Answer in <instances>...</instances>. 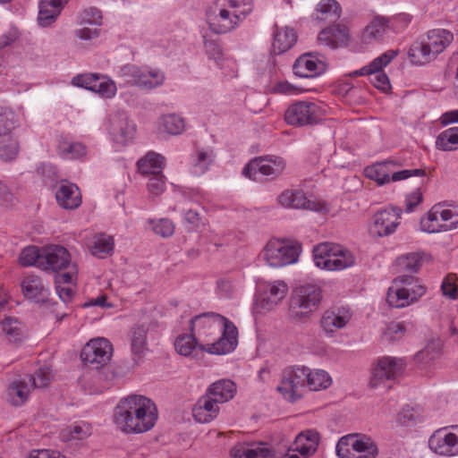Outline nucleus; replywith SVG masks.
<instances>
[{
	"label": "nucleus",
	"mask_w": 458,
	"mask_h": 458,
	"mask_svg": "<svg viewBox=\"0 0 458 458\" xmlns=\"http://www.w3.org/2000/svg\"><path fill=\"white\" fill-rule=\"evenodd\" d=\"M301 247L298 242L269 241L263 250V258L272 267H281L298 260Z\"/></svg>",
	"instance_id": "obj_7"
},
{
	"label": "nucleus",
	"mask_w": 458,
	"mask_h": 458,
	"mask_svg": "<svg viewBox=\"0 0 458 458\" xmlns=\"http://www.w3.org/2000/svg\"><path fill=\"white\" fill-rule=\"evenodd\" d=\"M400 164L392 160H386L369 165L365 168V175L375 182L379 186L389 183L391 182L392 167H398Z\"/></svg>",
	"instance_id": "obj_28"
},
{
	"label": "nucleus",
	"mask_w": 458,
	"mask_h": 458,
	"mask_svg": "<svg viewBox=\"0 0 458 458\" xmlns=\"http://www.w3.org/2000/svg\"><path fill=\"white\" fill-rule=\"evenodd\" d=\"M436 146L443 151L458 148V127H452L442 131L437 138Z\"/></svg>",
	"instance_id": "obj_41"
},
{
	"label": "nucleus",
	"mask_w": 458,
	"mask_h": 458,
	"mask_svg": "<svg viewBox=\"0 0 458 458\" xmlns=\"http://www.w3.org/2000/svg\"><path fill=\"white\" fill-rule=\"evenodd\" d=\"M225 0H217L216 5L207 11V21L210 30L216 34H225L238 26V17L225 4Z\"/></svg>",
	"instance_id": "obj_10"
},
{
	"label": "nucleus",
	"mask_w": 458,
	"mask_h": 458,
	"mask_svg": "<svg viewBox=\"0 0 458 458\" xmlns=\"http://www.w3.org/2000/svg\"><path fill=\"white\" fill-rule=\"evenodd\" d=\"M318 442L319 436L316 430H305L295 437L294 451H297L301 456L310 455L317 450Z\"/></svg>",
	"instance_id": "obj_29"
},
{
	"label": "nucleus",
	"mask_w": 458,
	"mask_h": 458,
	"mask_svg": "<svg viewBox=\"0 0 458 458\" xmlns=\"http://www.w3.org/2000/svg\"><path fill=\"white\" fill-rule=\"evenodd\" d=\"M138 170L145 176H153L161 174L165 165V158L154 152H148L138 161Z\"/></svg>",
	"instance_id": "obj_32"
},
{
	"label": "nucleus",
	"mask_w": 458,
	"mask_h": 458,
	"mask_svg": "<svg viewBox=\"0 0 458 458\" xmlns=\"http://www.w3.org/2000/svg\"><path fill=\"white\" fill-rule=\"evenodd\" d=\"M159 127L171 135L181 134L185 128L184 120L174 114H165L160 118Z\"/></svg>",
	"instance_id": "obj_42"
},
{
	"label": "nucleus",
	"mask_w": 458,
	"mask_h": 458,
	"mask_svg": "<svg viewBox=\"0 0 458 458\" xmlns=\"http://www.w3.org/2000/svg\"><path fill=\"white\" fill-rule=\"evenodd\" d=\"M135 133V125L123 112H118L110 118V134L120 144H126Z\"/></svg>",
	"instance_id": "obj_17"
},
{
	"label": "nucleus",
	"mask_w": 458,
	"mask_h": 458,
	"mask_svg": "<svg viewBox=\"0 0 458 458\" xmlns=\"http://www.w3.org/2000/svg\"><path fill=\"white\" fill-rule=\"evenodd\" d=\"M288 292V286L284 281H275L267 285L266 289L257 299L258 308L270 310L276 306Z\"/></svg>",
	"instance_id": "obj_18"
},
{
	"label": "nucleus",
	"mask_w": 458,
	"mask_h": 458,
	"mask_svg": "<svg viewBox=\"0 0 458 458\" xmlns=\"http://www.w3.org/2000/svg\"><path fill=\"white\" fill-rule=\"evenodd\" d=\"M403 367L404 362L402 359L388 356L379 359L373 369L369 386L375 388L385 380L396 378L402 373Z\"/></svg>",
	"instance_id": "obj_15"
},
{
	"label": "nucleus",
	"mask_w": 458,
	"mask_h": 458,
	"mask_svg": "<svg viewBox=\"0 0 458 458\" xmlns=\"http://www.w3.org/2000/svg\"><path fill=\"white\" fill-rule=\"evenodd\" d=\"M218 412V403L208 394L200 397L192 409L193 417L199 423L210 422L216 418Z\"/></svg>",
	"instance_id": "obj_25"
},
{
	"label": "nucleus",
	"mask_w": 458,
	"mask_h": 458,
	"mask_svg": "<svg viewBox=\"0 0 458 458\" xmlns=\"http://www.w3.org/2000/svg\"><path fill=\"white\" fill-rule=\"evenodd\" d=\"M17 122V115L12 109L0 106V135L8 134L15 128Z\"/></svg>",
	"instance_id": "obj_48"
},
{
	"label": "nucleus",
	"mask_w": 458,
	"mask_h": 458,
	"mask_svg": "<svg viewBox=\"0 0 458 458\" xmlns=\"http://www.w3.org/2000/svg\"><path fill=\"white\" fill-rule=\"evenodd\" d=\"M236 392L235 384L229 379H220L213 383L207 394L216 403H223L233 399Z\"/></svg>",
	"instance_id": "obj_30"
},
{
	"label": "nucleus",
	"mask_w": 458,
	"mask_h": 458,
	"mask_svg": "<svg viewBox=\"0 0 458 458\" xmlns=\"http://www.w3.org/2000/svg\"><path fill=\"white\" fill-rule=\"evenodd\" d=\"M332 24L333 26H327L319 32L318 39L331 48H337L349 40L348 29L345 25L340 23Z\"/></svg>",
	"instance_id": "obj_24"
},
{
	"label": "nucleus",
	"mask_w": 458,
	"mask_h": 458,
	"mask_svg": "<svg viewBox=\"0 0 458 458\" xmlns=\"http://www.w3.org/2000/svg\"><path fill=\"white\" fill-rule=\"evenodd\" d=\"M297 41V35L293 29L288 27L278 28L275 25V31L272 42V53L275 55H281L285 53Z\"/></svg>",
	"instance_id": "obj_27"
},
{
	"label": "nucleus",
	"mask_w": 458,
	"mask_h": 458,
	"mask_svg": "<svg viewBox=\"0 0 458 458\" xmlns=\"http://www.w3.org/2000/svg\"><path fill=\"white\" fill-rule=\"evenodd\" d=\"M93 91L98 93L104 98H110L115 95L117 88L113 81L104 76H98V83H96V88H94Z\"/></svg>",
	"instance_id": "obj_55"
},
{
	"label": "nucleus",
	"mask_w": 458,
	"mask_h": 458,
	"mask_svg": "<svg viewBox=\"0 0 458 458\" xmlns=\"http://www.w3.org/2000/svg\"><path fill=\"white\" fill-rule=\"evenodd\" d=\"M442 346V341L438 338H434L428 343L423 350L417 353L416 358L425 363L434 361L440 356Z\"/></svg>",
	"instance_id": "obj_44"
},
{
	"label": "nucleus",
	"mask_w": 458,
	"mask_h": 458,
	"mask_svg": "<svg viewBox=\"0 0 458 458\" xmlns=\"http://www.w3.org/2000/svg\"><path fill=\"white\" fill-rule=\"evenodd\" d=\"M211 161L212 157L210 154H208L206 151H199L197 158L194 160V173L196 174H204L208 169V165L211 163Z\"/></svg>",
	"instance_id": "obj_63"
},
{
	"label": "nucleus",
	"mask_w": 458,
	"mask_h": 458,
	"mask_svg": "<svg viewBox=\"0 0 458 458\" xmlns=\"http://www.w3.org/2000/svg\"><path fill=\"white\" fill-rule=\"evenodd\" d=\"M114 250V241L111 236L101 233L95 237L91 247L92 255L103 259L111 254Z\"/></svg>",
	"instance_id": "obj_43"
},
{
	"label": "nucleus",
	"mask_w": 458,
	"mask_h": 458,
	"mask_svg": "<svg viewBox=\"0 0 458 458\" xmlns=\"http://www.w3.org/2000/svg\"><path fill=\"white\" fill-rule=\"evenodd\" d=\"M131 349L134 360L140 359L148 351L147 329L143 326H138L131 329Z\"/></svg>",
	"instance_id": "obj_39"
},
{
	"label": "nucleus",
	"mask_w": 458,
	"mask_h": 458,
	"mask_svg": "<svg viewBox=\"0 0 458 458\" xmlns=\"http://www.w3.org/2000/svg\"><path fill=\"white\" fill-rule=\"evenodd\" d=\"M113 355V346L106 338L90 340L82 349L81 358L86 364L95 365L96 369L106 364Z\"/></svg>",
	"instance_id": "obj_14"
},
{
	"label": "nucleus",
	"mask_w": 458,
	"mask_h": 458,
	"mask_svg": "<svg viewBox=\"0 0 458 458\" xmlns=\"http://www.w3.org/2000/svg\"><path fill=\"white\" fill-rule=\"evenodd\" d=\"M315 265L329 271L343 270L354 265L352 253L341 245L322 242L313 249Z\"/></svg>",
	"instance_id": "obj_4"
},
{
	"label": "nucleus",
	"mask_w": 458,
	"mask_h": 458,
	"mask_svg": "<svg viewBox=\"0 0 458 458\" xmlns=\"http://www.w3.org/2000/svg\"><path fill=\"white\" fill-rule=\"evenodd\" d=\"M284 120L288 124L298 127L314 125L321 120V109L314 102H296L286 109Z\"/></svg>",
	"instance_id": "obj_9"
},
{
	"label": "nucleus",
	"mask_w": 458,
	"mask_h": 458,
	"mask_svg": "<svg viewBox=\"0 0 458 458\" xmlns=\"http://www.w3.org/2000/svg\"><path fill=\"white\" fill-rule=\"evenodd\" d=\"M191 332L199 335H210L214 330H222L221 336L213 344L203 347L211 354L222 355L233 352L237 345L238 331L226 318L215 312H205L193 317L190 322Z\"/></svg>",
	"instance_id": "obj_2"
},
{
	"label": "nucleus",
	"mask_w": 458,
	"mask_h": 458,
	"mask_svg": "<svg viewBox=\"0 0 458 458\" xmlns=\"http://www.w3.org/2000/svg\"><path fill=\"white\" fill-rule=\"evenodd\" d=\"M397 261L403 270L417 273L421 266V255L418 252L408 253L398 258Z\"/></svg>",
	"instance_id": "obj_49"
},
{
	"label": "nucleus",
	"mask_w": 458,
	"mask_h": 458,
	"mask_svg": "<svg viewBox=\"0 0 458 458\" xmlns=\"http://www.w3.org/2000/svg\"><path fill=\"white\" fill-rule=\"evenodd\" d=\"M404 332L405 327L402 322H392L384 332V337L388 341H395L400 339Z\"/></svg>",
	"instance_id": "obj_61"
},
{
	"label": "nucleus",
	"mask_w": 458,
	"mask_h": 458,
	"mask_svg": "<svg viewBox=\"0 0 458 458\" xmlns=\"http://www.w3.org/2000/svg\"><path fill=\"white\" fill-rule=\"evenodd\" d=\"M278 203L285 208L307 209L318 211L320 204L307 199L301 190L292 189L284 191L277 198Z\"/></svg>",
	"instance_id": "obj_20"
},
{
	"label": "nucleus",
	"mask_w": 458,
	"mask_h": 458,
	"mask_svg": "<svg viewBox=\"0 0 458 458\" xmlns=\"http://www.w3.org/2000/svg\"><path fill=\"white\" fill-rule=\"evenodd\" d=\"M306 386L311 391H318L329 387L332 379L329 374L323 369H310L306 367Z\"/></svg>",
	"instance_id": "obj_37"
},
{
	"label": "nucleus",
	"mask_w": 458,
	"mask_h": 458,
	"mask_svg": "<svg viewBox=\"0 0 458 458\" xmlns=\"http://www.w3.org/2000/svg\"><path fill=\"white\" fill-rule=\"evenodd\" d=\"M152 228L157 234L166 238L174 234L175 225L173 221L168 218H160L154 224Z\"/></svg>",
	"instance_id": "obj_58"
},
{
	"label": "nucleus",
	"mask_w": 458,
	"mask_h": 458,
	"mask_svg": "<svg viewBox=\"0 0 458 458\" xmlns=\"http://www.w3.org/2000/svg\"><path fill=\"white\" fill-rule=\"evenodd\" d=\"M420 414L417 409L406 405L399 412L396 422L401 426H409L420 420Z\"/></svg>",
	"instance_id": "obj_54"
},
{
	"label": "nucleus",
	"mask_w": 458,
	"mask_h": 458,
	"mask_svg": "<svg viewBox=\"0 0 458 458\" xmlns=\"http://www.w3.org/2000/svg\"><path fill=\"white\" fill-rule=\"evenodd\" d=\"M387 28V21L383 17L374 18L363 30L360 38L364 44H370L382 38Z\"/></svg>",
	"instance_id": "obj_35"
},
{
	"label": "nucleus",
	"mask_w": 458,
	"mask_h": 458,
	"mask_svg": "<svg viewBox=\"0 0 458 458\" xmlns=\"http://www.w3.org/2000/svg\"><path fill=\"white\" fill-rule=\"evenodd\" d=\"M425 293V288L411 275H403L394 280L389 287L386 301L393 308H403Z\"/></svg>",
	"instance_id": "obj_5"
},
{
	"label": "nucleus",
	"mask_w": 458,
	"mask_h": 458,
	"mask_svg": "<svg viewBox=\"0 0 458 458\" xmlns=\"http://www.w3.org/2000/svg\"><path fill=\"white\" fill-rule=\"evenodd\" d=\"M81 21L82 23L100 25L102 21L101 12L96 7L85 9L81 14Z\"/></svg>",
	"instance_id": "obj_62"
},
{
	"label": "nucleus",
	"mask_w": 458,
	"mask_h": 458,
	"mask_svg": "<svg viewBox=\"0 0 458 458\" xmlns=\"http://www.w3.org/2000/svg\"><path fill=\"white\" fill-rule=\"evenodd\" d=\"M52 377L51 370L48 367L39 368L32 377V383L35 387L43 388L47 386Z\"/></svg>",
	"instance_id": "obj_59"
},
{
	"label": "nucleus",
	"mask_w": 458,
	"mask_h": 458,
	"mask_svg": "<svg viewBox=\"0 0 458 458\" xmlns=\"http://www.w3.org/2000/svg\"><path fill=\"white\" fill-rule=\"evenodd\" d=\"M55 199L62 208L73 210L81 206V194L75 183L63 181L56 186Z\"/></svg>",
	"instance_id": "obj_21"
},
{
	"label": "nucleus",
	"mask_w": 458,
	"mask_h": 458,
	"mask_svg": "<svg viewBox=\"0 0 458 458\" xmlns=\"http://www.w3.org/2000/svg\"><path fill=\"white\" fill-rule=\"evenodd\" d=\"M453 428L456 432L440 428L429 437L428 446L434 453L445 456L458 455V426Z\"/></svg>",
	"instance_id": "obj_16"
},
{
	"label": "nucleus",
	"mask_w": 458,
	"mask_h": 458,
	"mask_svg": "<svg viewBox=\"0 0 458 458\" xmlns=\"http://www.w3.org/2000/svg\"><path fill=\"white\" fill-rule=\"evenodd\" d=\"M194 335H195L191 333V335L177 337L174 347L181 355L188 356L195 349L197 343Z\"/></svg>",
	"instance_id": "obj_53"
},
{
	"label": "nucleus",
	"mask_w": 458,
	"mask_h": 458,
	"mask_svg": "<svg viewBox=\"0 0 458 458\" xmlns=\"http://www.w3.org/2000/svg\"><path fill=\"white\" fill-rule=\"evenodd\" d=\"M226 2L233 14L237 15L238 24L252 12V4L249 2L241 0H227Z\"/></svg>",
	"instance_id": "obj_56"
},
{
	"label": "nucleus",
	"mask_w": 458,
	"mask_h": 458,
	"mask_svg": "<svg viewBox=\"0 0 458 458\" xmlns=\"http://www.w3.org/2000/svg\"><path fill=\"white\" fill-rule=\"evenodd\" d=\"M440 218L444 224V231L458 228V208H445L441 204Z\"/></svg>",
	"instance_id": "obj_50"
},
{
	"label": "nucleus",
	"mask_w": 458,
	"mask_h": 458,
	"mask_svg": "<svg viewBox=\"0 0 458 458\" xmlns=\"http://www.w3.org/2000/svg\"><path fill=\"white\" fill-rule=\"evenodd\" d=\"M141 69L142 67L127 64L119 69L118 76L123 81L124 84L140 88Z\"/></svg>",
	"instance_id": "obj_45"
},
{
	"label": "nucleus",
	"mask_w": 458,
	"mask_h": 458,
	"mask_svg": "<svg viewBox=\"0 0 458 458\" xmlns=\"http://www.w3.org/2000/svg\"><path fill=\"white\" fill-rule=\"evenodd\" d=\"M58 150L65 158H78L86 154V147L80 142H70L66 140L59 141Z\"/></svg>",
	"instance_id": "obj_47"
},
{
	"label": "nucleus",
	"mask_w": 458,
	"mask_h": 458,
	"mask_svg": "<svg viewBox=\"0 0 458 458\" xmlns=\"http://www.w3.org/2000/svg\"><path fill=\"white\" fill-rule=\"evenodd\" d=\"M49 292L42 280L30 273V301L37 303H46L48 300Z\"/></svg>",
	"instance_id": "obj_46"
},
{
	"label": "nucleus",
	"mask_w": 458,
	"mask_h": 458,
	"mask_svg": "<svg viewBox=\"0 0 458 458\" xmlns=\"http://www.w3.org/2000/svg\"><path fill=\"white\" fill-rule=\"evenodd\" d=\"M19 146L13 138H6L0 140V158L4 161L14 159L18 155Z\"/></svg>",
	"instance_id": "obj_52"
},
{
	"label": "nucleus",
	"mask_w": 458,
	"mask_h": 458,
	"mask_svg": "<svg viewBox=\"0 0 458 458\" xmlns=\"http://www.w3.org/2000/svg\"><path fill=\"white\" fill-rule=\"evenodd\" d=\"M402 208L391 207L377 211L372 217L370 233L384 237L394 233L400 225Z\"/></svg>",
	"instance_id": "obj_13"
},
{
	"label": "nucleus",
	"mask_w": 458,
	"mask_h": 458,
	"mask_svg": "<svg viewBox=\"0 0 458 458\" xmlns=\"http://www.w3.org/2000/svg\"><path fill=\"white\" fill-rule=\"evenodd\" d=\"M28 396V384L24 379H17L11 382L5 393L6 401L13 406L24 404Z\"/></svg>",
	"instance_id": "obj_34"
},
{
	"label": "nucleus",
	"mask_w": 458,
	"mask_h": 458,
	"mask_svg": "<svg viewBox=\"0 0 458 458\" xmlns=\"http://www.w3.org/2000/svg\"><path fill=\"white\" fill-rule=\"evenodd\" d=\"M326 63L318 60L312 53L301 55L293 64V73L301 78H313L326 71Z\"/></svg>",
	"instance_id": "obj_19"
},
{
	"label": "nucleus",
	"mask_w": 458,
	"mask_h": 458,
	"mask_svg": "<svg viewBox=\"0 0 458 458\" xmlns=\"http://www.w3.org/2000/svg\"><path fill=\"white\" fill-rule=\"evenodd\" d=\"M30 266L56 273L57 283H72L77 274V267L72 262L70 252L61 245L43 248L30 245Z\"/></svg>",
	"instance_id": "obj_3"
},
{
	"label": "nucleus",
	"mask_w": 458,
	"mask_h": 458,
	"mask_svg": "<svg viewBox=\"0 0 458 458\" xmlns=\"http://www.w3.org/2000/svg\"><path fill=\"white\" fill-rule=\"evenodd\" d=\"M321 300V291L314 284L301 285L296 289V295L292 302L296 303L303 309L314 310Z\"/></svg>",
	"instance_id": "obj_26"
},
{
	"label": "nucleus",
	"mask_w": 458,
	"mask_h": 458,
	"mask_svg": "<svg viewBox=\"0 0 458 458\" xmlns=\"http://www.w3.org/2000/svg\"><path fill=\"white\" fill-rule=\"evenodd\" d=\"M284 168L285 163L282 157H258L245 165L242 174L246 177L256 181L259 174L275 178L280 175Z\"/></svg>",
	"instance_id": "obj_12"
},
{
	"label": "nucleus",
	"mask_w": 458,
	"mask_h": 458,
	"mask_svg": "<svg viewBox=\"0 0 458 458\" xmlns=\"http://www.w3.org/2000/svg\"><path fill=\"white\" fill-rule=\"evenodd\" d=\"M99 74L97 73H85L79 74L72 78V83L74 86L81 87L91 91L96 88Z\"/></svg>",
	"instance_id": "obj_57"
},
{
	"label": "nucleus",
	"mask_w": 458,
	"mask_h": 458,
	"mask_svg": "<svg viewBox=\"0 0 458 458\" xmlns=\"http://www.w3.org/2000/svg\"><path fill=\"white\" fill-rule=\"evenodd\" d=\"M453 34L446 30H432L428 32L427 39L423 40L437 56L453 41Z\"/></svg>",
	"instance_id": "obj_33"
},
{
	"label": "nucleus",
	"mask_w": 458,
	"mask_h": 458,
	"mask_svg": "<svg viewBox=\"0 0 458 458\" xmlns=\"http://www.w3.org/2000/svg\"><path fill=\"white\" fill-rule=\"evenodd\" d=\"M441 203L434 205L427 215L420 219V229L428 233L444 231V224L440 218Z\"/></svg>",
	"instance_id": "obj_36"
},
{
	"label": "nucleus",
	"mask_w": 458,
	"mask_h": 458,
	"mask_svg": "<svg viewBox=\"0 0 458 458\" xmlns=\"http://www.w3.org/2000/svg\"><path fill=\"white\" fill-rule=\"evenodd\" d=\"M398 50L390 49L376 57L369 65L349 73L351 77L365 76L375 74L373 84L376 88L386 91L390 89V82L387 75L382 72L384 67L388 65L398 55Z\"/></svg>",
	"instance_id": "obj_8"
},
{
	"label": "nucleus",
	"mask_w": 458,
	"mask_h": 458,
	"mask_svg": "<svg viewBox=\"0 0 458 458\" xmlns=\"http://www.w3.org/2000/svg\"><path fill=\"white\" fill-rule=\"evenodd\" d=\"M2 331L8 336L10 341L16 342L21 335V322L13 318H6L0 323Z\"/></svg>",
	"instance_id": "obj_51"
},
{
	"label": "nucleus",
	"mask_w": 458,
	"mask_h": 458,
	"mask_svg": "<svg viewBox=\"0 0 458 458\" xmlns=\"http://www.w3.org/2000/svg\"><path fill=\"white\" fill-rule=\"evenodd\" d=\"M70 437L72 439H84L91 434V427L89 424L81 421L70 427Z\"/></svg>",
	"instance_id": "obj_60"
},
{
	"label": "nucleus",
	"mask_w": 458,
	"mask_h": 458,
	"mask_svg": "<svg viewBox=\"0 0 458 458\" xmlns=\"http://www.w3.org/2000/svg\"><path fill=\"white\" fill-rule=\"evenodd\" d=\"M157 420L155 403L143 395H129L120 400L114 412L116 426L127 434L150 430Z\"/></svg>",
	"instance_id": "obj_1"
},
{
	"label": "nucleus",
	"mask_w": 458,
	"mask_h": 458,
	"mask_svg": "<svg viewBox=\"0 0 458 458\" xmlns=\"http://www.w3.org/2000/svg\"><path fill=\"white\" fill-rule=\"evenodd\" d=\"M306 367H296L287 369L284 371L281 384L277 386V391L283 396L294 402L303 395L306 388Z\"/></svg>",
	"instance_id": "obj_11"
},
{
	"label": "nucleus",
	"mask_w": 458,
	"mask_h": 458,
	"mask_svg": "<svg viewBox=\"0 0 458 458\" xmlns=\"http://www.w3.org/2000/svg\"><path fill=\"white\" fill-rule=\"evenodd\" d=\"M408 55L411 62L418 65L426 64L437 57L423 41L414 42L409 49Z\"/></svg>",
	"instance_id": "obj_38"
},
{
	"label": "nucleus",
	"mask_w": 458,
	"mask_h": 458,
	"mask_svg": "<svg viewBox=\"0 0 458 458\" xmlns=\"http://www.w3.org/2000/svg\"><path fill=\"white\" fill-rule=\"evenodd\" d=\"M349 309L335 308L327 310L321 318V327L327 335H332L337 329L344 327L351 319Z\"/></svg>",
	"instance_id": "obj_22"
},
{
	"label": "nucleus",
	"mask_w": 458,
	"mask_h": 458,
	"mask_svg": "<svg viewBox=\"0 0 458 458\" xmlns=\"http://www.w3.org/2000/svg\"><path fill=\"white\" fill-rule=\"evenodd\" d=\"M251 458H274L275 452L267 444L259 443L251 445Z\"/></svg>",
	"instance_id": "obj_64"
},
{
	"label": "nucleus",
	"mask_w": 458,
	"mask_h": 458,
	"mask_svg": "<svg viewBox=\"0 0 458 458\" xmlns=\"http://www.w3.org/2000/svg\"><path fill=\"white\" fill-rule=\"evenodd\" d=\"M165 74L157 69H141L140 89L150 90L160 87L165 81Z\"/></svg>",
	"instance_id": "obj_40"
},
{
	"label": "nucleus",
	"mask_w": 458,
	"mask_h": 458,
	"mask_svg": "<svg viewBox=\"0 0 458 458\" xmlns=\"http://www.w3.org/2000/svg\"><path fill=\"white\" fill-rule=\"evenodd\" d=\"M69 0H41L38 15V24L46 28L51 26L60 15Z\"/></svg>",
	"instance_id": "obj_23"
},
{
	"label": "nucleus",
	"mask_w": 458,
	"mask_h": 458,
	"mask_svg": "<svg viewBox=\"0 0 458 458\" xmlns=\"http://www.w3.org/2000/svg\"><path fill=\"white\" fill-rule=\"evenodd\" d=\"M316 12V20L331 24L340 19L342 8L335 0H321L317 5Z\"/></svg>",
	"instance_id": "obj_31"
},
{
	"label": "nucleus",
	"mask_w": 458,
	"mask_h": 458,
	"mask_svg": "<svg viewBox=\"0 0 458 458\" xmlns=\"http://www.w3.org/2000/svg\"><path fill=\"white\" fill-rule=\"evenodd\" d=\"M335 452L339 458H376L378 448L367 435L348 434L338 440Z\"/></svg>",
	"instance_id": "obj_6"
}]
</instances>
